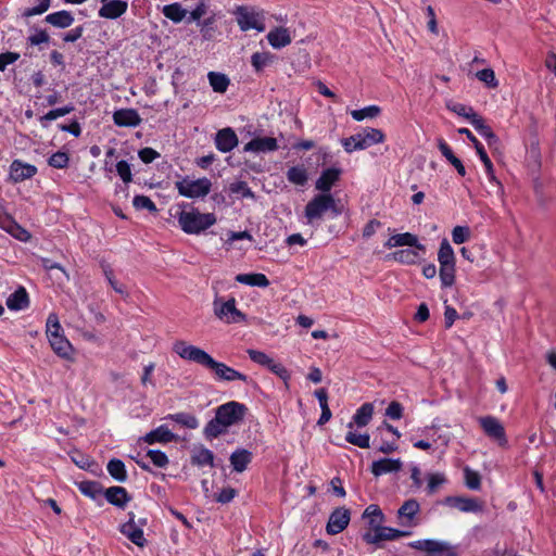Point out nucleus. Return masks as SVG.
Here are the masks:
<instances>
[{"label": "nucleus", "mask_w": 556, "mask_h": 556, "mask_svg": "<svg viewBox=\"0 0 556 556\" xmlns=\"http://www.w3.org/2000/svg\"><path fill=\"white\" fill-rule=\"evenodd\" d=\"M173 351L182 359L197 363L207 369H210L215 378L220 381H236L248 382L249 378L247 375L229 367L225 363L215 361L208 353L199 346L189 344L184 340H177L173 344Z\"/></svg>", "instance_id": "nucleus-1"}, {"label": "nucleus", "mask_w": 556, "mask_h": 556, "mask_svg": "<svg viewBox=\"0 0 556 556\" xmlns=\"http://www.w3.org/2000/svg\"><path fill=\"white\" fill-rule=\"evenodd\" d=\"M330 212L333 217L341 215L342 207L338 206L334 198L330 193H320L315 195L305 206L304 215L307 224L314 225L323 219L324 215Z\"/></svg>", "instance_id": "nucleus-2"}, {"label": "nucleus", "mask_w": 556, "mask_h": 556, "mask_svg": "<svg viewBox=\"0 0 556 556\" xmlns=\"http://www.w3.org/2000/svg\"><path fill=\"white\" fill-rule=\"evenodd\" d=\"M178 224L181 230L188 235H199L216 224L213 213H201L197 208L181 211L178 214Z\"/></svg>", "instance_id": "nucleus-3"}, {"label": "nucleus", "mask_w": 556, "mask_h": 556, "mask_svg": "<svg viewBox=\"0 0 556 556\" xmlns=\"http://www.w3.org/2000/svg\"><path fill=\"white\" fill-rule=\"evenodd\" d=\"M386 137L382 130L377 128H364L363 131L342 140L345 151L351 153L356 150H365L374 144L382 143Z\"/></svg>", "instance_id": "nucleus-4"}, {"label": "nucleus", "mask_w": 556, "mask_h": 556, "mask_svg": "<svg viewBox=\"0 0 556 556\" xmlns=\"http://www.w3.org/2000/svg\"><path fill=\"white\" fill-rule=\"evenodd\" d=\"M178 193L186 198H204L211 191L212 184L207 178L191 180L188 177L175 182Z\"/></svg>", "instance_id": "nucleus-5"}, {"label": "nucleus", "mask_w": 556, "mask_h": 556, "mask_svg": "<svg viewBox=\"0 0 556 556\" xmlns=\"http://www.w3.org/2000/svg\"><path fill=\"white\" fill-rule=\"evenodd\" d=\"M214 314L226 324H241L247 320L245 314L236 307L235 298H230L227 301L216 299L214 301Z\"/></svg>", "instance_id": "nucleus-6"}, {"label": "nucleus", "mask_w": 556, "mask_h": 556, "mask_svg": "<svg viewBox=\"0 0 556 556\" xmlns=\"http://www.w3.org/2000/svg\"><path fill=\"white\" fill-rule=\"evenodd\" d=\"M414 549L425 552V556H457L455 548L445 541L417 540L409 543Z\"/></svg>", "instance_id": "nucleus-7"}, {"label": "nucleus", "mask_w": 556, "mask_h": 556, "mask_svg": "<svg viewBox=\"0 0 556 556\" xmlns=\"http://www.w3.org/2000/svg\"><path fill=\"white\" fill-rule=\"evenodd\" d=\"M245 412L247 407L243 404L232 401L220 405L216 410V415L218 420H222L224 425L229 427L242 420Z\"/></svg>", "instance_id": "nucleus-8"}, {"label": "nucleus", "mask_w": 556, "mask_h": 556, "mask_svg": "<svg viewBox=\"0 0 556 556\" xmlns=\"http://www.w3.org/2000/svg\"><path fill=\"white\" fill-rule=\"evenodd\" d=\"M408 534L409 532L379 525L378 527L372 528V532H366L363 535V539L368 544H378L381 541H393Z\"/></svg>", "instance_id": "nucleus-9"}, {"label": "nucleus", "mask_w": 556, "mask_h": 556, "mask_svg": "<svg viewBox=\"0 0 556 556\" xmlns=\"http://www.w3.org/2000/svg\"><path fill=\"white\" fill-rule=\"evenodd\" d=\"M146 525V520H139L137 523L135 521V515L129 513V519L127 522L121 526V532L127 536L134 544L139 547H143L147 543V540L143 535L142 526Z\"/></svg>", "instance_id": "nucleus-10"}, {"label": "nucleus", "mask_w": 556, "mask_h": 556, "mask_svg": "<svg viewBox=\"0 0 556 556\" xmlns=\"http://www.w3.org/2000/svg\"><path fill=\"white\" fill-rule=\"evenodd\" d=\"M479 424L489 438L497 441L501 446L506 445L505 429L497 418L493 416L481 417Z\"/></svg>", "instance_id": "nucleus-11"}, {"label": "nucleus", "mask_w": 556, "mask_h": 556, "mask_svg": "<svg viewBox=\"0 0 556 556\" xmlns=\"http://www.w3.org/2000/svg\"><path fill=\"white\" fill-rule=\"evenodd\" d=\"M351 514L345 507L336 508L329 517L326 530L328 534L334 535L342 532L350 523Z\"/></svg>", "instance_id": "nucleus-12"}, {"label": "nucleus", "mask_w": 556, "mask_h": 556, "mask_svg": "<svg viewBox=\"0 0 556 556\" xmlns=\"http://www.w3.org/2000/svg\"><path fill=\"white\" fill-rule=\"evenodd\" d=\"M419 510L420 505L416 500L410 498L405 501L397 510L399 523L404 527L416 526L417 522L415 520V517L419 513Z\"/></svg>", "instance_id": "nucleus-13"}, {"label": "nucleus", "mask_w": 556, "mask_h": 556, "mask_svg": "<svg viewBox=\"0 0 556 556\" xmlns=\"http://www.w3.org/2000/svg\"><path fill=\"white\" fill-rule=\"evenodd\" d=\"M37 173L36 166L24 163L20 160H14L10 165L9 179L16 184L25 179H29Z\"/></svg>", "instance_id": "nucleus-14"}, {"label": "nucleus", "mask_w": 556, "mask_h": 556, "mask_svg": "<svg viewBox=\"0 0 556 556\" xmlns=\"http://www.w3.org/2000/svg\"><path fill=\"white\" fill-rule=\"evenodd\" d=\"M445 503L464 513H480L483 510V504L471 497L448 496L445 498Z\"/></svg>", "instance_id": "nucleus-15"}, {"label": "nucleus", "mask_w": 556, "mask_h": 556, "mask_svg": "<svg viewBox=\"0 0 556 556\" xmlns=\"http://www.w3.org/2000/svg\"><path fill=\"white\" fill-rule=\"evenodd\" d=\"M410 247L420 250L421 253L425 252L426 248L424 244L418 243V239L415 235L410 232L397 233L391 236L388 241L384 243V247L388 249L396 248V247Z\"/></svg>", "instance_id": "nucleus-16"}, {"label": "nucleus", "mask_w": 556, "mask_h": 556, "mask_svg": "<svg viewBox=\"0 0 556 556\" xmlns=\"http://www.w3.org/2000/svg\"><path fill=\"white\" fill-rule=\"evenodd\" d=\"M113 121L119 127H136L141 123V117L134 109H121L114 112Z\"/></svg>", "instance_id": "nucleus-17"}, {"label": "nucleus", "mask_w": 556, "mask_h": 556, "mask_svg": "<svg viewBox=\"0 0 556 556\" xmlns=\"http://www.w3.org/2000/svg\"><path fill=\"white\" fill-rule=\"evenodd\" d=\"M141 440L148 444L176 442L178 437L174 434L166 426H160L148 432Z\"/></svg>", "instance_id": "nucleus-18"}, {"label": "nucleus", "mask_w": 556, "mask_h": 556, "mask_svg": "<svg viewBox=\"0 0 556 556\" xmlns=\"http://www.w3.org/2000/svg\"><path fill=\"white\" fill-rule=\"evenodd\" d=\"M278 149L277 140L273 137H257L249 141L244 146V151L247 152H271Z\"/></svg>", "instance_id": "nucleus-19"}, {"label": "nucleus", "mask_w": 556, "mask_h": 556, "mask_svg": "<svg viewBox=\"0 0 556 556\" xmlns=\"http://www.w3.org/2000/svg\"><path fill=\"white\" fill-rule=\"evenodd\" d=\"M215 143L219 151L226 153L237 147L238 137L231 128H224L217 132Z\"/></svg>", "instance_id": "nucleus-20"}, {"label": "nucleus", "mask_w": 556, "mask_h": 556, "mask_svg": "<svg viewBox=\"0 0 556 556\" xmlns=\"http://www.w3.org/2000/svg\"><path fill=\"white\" fill-rule=\"evenodd\" d=\"M237 22L241 30L247 31L250 29H256L263 31L265 29L264 24L257 18L256 15L249 13L243 9H239L237 15Z\"/></svg>", "instance_id": "nucleus-21"}, {"label": "nucleus", "mask_w": 556, "mask_h": 556, "mask_svg": "<svg viewBox=\"0 0 556 556\" xmlns=\"http://www.w3.org/2000/svg\"><path fill=\"white\" fill-rule=\"evenodd\" d=\"M341 170L339 168H327L316 181V189L323 193H329L331 187L339 180Z\"/></svg>", "instance_id": "nucleus-22"}, {"label": "nucleus", "mask_w": 556, "mask_h": 556, "mask_svg": "<svg viewBox=\"0 0 556 556\" xmlns=\"http://www.w3.org/2000/svg\"><path fill=\"white\" fill-rule=\"evenodd\" d=\"M401 459L382 458L371 464V472L379 477L389 472H396L402 468Z\"/></svg>", "instance_id": "nucleus-23"}, {"label": "nucleus", "mask_w": 556, "mask_h": 556, "mask_svg": "<svg viewBox=\"0 0 556 556\" xmlns=\"http://www.w3.org/2000/svg\"><path fill=\"white\" fill-rule=\"evenodd\" d=\"M374 415V404L364 403L354 414L351 422L348 424L349 429H353L354 426L359 428L367 426Z\"/></svg>", "instance_id": "nucleus-24"}, {"label": "nucleus", "mask_w": 556, "mask_h": 556, "mask_svg": "<svg viewBox=\"0 0 556 556\" xmlns=\"http://www.w3.org/2000/svg\"><path fill=\"white\" fill-rule=\"evenodd\" d=\"M106 501L119 508H124L130 501V496L123 486H111L104 491Z\"/></svg>", "instance_id": "nucleus-25"}, {"label": "nucleus", "mask_w": 556, "mask_h": 556, "mask_svg": "<svg viewBox=\"0 0 556 556\" xmlns=\"http://www.w3.org/2000/svg\"><path fill=\"white\" fill-rule=\"evenodd\" d=\"M52 350L62 358L70 359L73 348L70 341L62 334H50L49 338Z\"/></svg>", "instance_id": "nucleus-26"}, {"label": "nucleus", "mask_w": 556, "mask_h": 556, "mask_svg": "<svg viewBox=\"0 0 556 556\" xmlns=\"http://www.w3.org/2000/svg\"><path fill=\"white\" fill-rule=\"evenodd\" d=\"M127 2L122 0H112L102 5L99 15L105 18H117L123 15L127 10Z\"/></svg>", "instance_id": "nucleus-27"}, {"label": "nucleus", "mask_w": 556, "mask_h": 556, "mask_svg": "<svg viewBox=\"0 0 556 556\" xmlns=\"http://www.w3.org/2000/svg\"><path fill=\"white\" fill-rule=\"evenodd\" d=\"M269 45L275 49H281L291 43V36L287 28L276 27L267 34Z\"/></svg>", "instance_id": "nucleus-28"}, {"label": "nucleus", "mask_w": 556, "mask_h": 556, "mask_svg": "<svg viewBox=\"0 0 556 556\" xmlns=\"http://www.w3.org/2000/svg\"><path fill=\"white\" fill-rule=\"evenodd\" d=\"M29 305V298L24 287H20L7 300V306L11 311H21L27 308Z\"/></svg>", "instance_id": "nucleus-29"}, {"label": "nucleus", "mask_w": 556, "mask_h": 556, "mask_svg": "<svg viewBox=\"0 0 556 556\" xmlns=\"http://www.w3.org/2000/svg\"><path fill=\"white\" fill-rule=\"evenodd\" d=\"M230 464L235 471L242 472L252 460V453L245 448L235 451L230 455Z\"/></svg>", "instance_id": "nucleus-30"}, {"label": "nucleus", "mask_w": 556, "mask_h": 556, "mask_svg": "<svg viewBox=\"0 0 556 556\" xmlns=\"http://www.w3.org/2000/svg\"><path fill=\"white\" fill-rule=\"evenodd\" d=\"M438 148L443 154V156L455 167L457 173L460 176L466 175L465 166L463 165L462 161L456 157L452 151V149L448 147V144L443 139H438Z\"/></svg>", "instance_id": "nucleus-31"}, {"label": "nucleus", "mask_w": 556, "mask_h": 556, "mask_svg": "<svg viewBox=\"0 0 556 556\" xmlns=\"http://www.w3.org/2000/svg\"><path fill=\"white\" fill-rule=\"evenodd\" d=\"M46 22L54 27L66 28L73 24L74 17L68 11L63 10L48 14L46 16Z\"/></svg>", "instance_id": "nucleus-32"}, {"label": "nucleus", "mask_w": 556, "mask_h": 556, "mask_svg": "<svg viewBox=\"0 0 556 556\" xmlns=\"http://www.w3.org/2000/svg\"><path fill=\"white\" fill-rule=\"evenodd\" d=\"M420 250L414 249H404L393 252L390 257L393 258L396 262L403 263V264H415L417 263L420 257Z\"/></svg>", "instance_id": "nucleus-33"}, {"label": "nucleus", "mask_w": 556, "mask_h": 556, "mask_svg": "<svg viewBox=\"0 0 556 556\" xmlns=\"http://www.w3.org/2000/svg\"><path fill=\"white\" fill-rule=\"evenodd\" d=\"M470 124L475 127L477 131L485 139H488L489 143L496 142L497 138L491 127L485 124L484 119L478 114L470 116Z\"/></svg>", "instance_id": "nucleus-34"}, {"label": "nucleus", "mask_w": 556, "mask_h": 556, "mask_svg": "<svg viewBox=\"0 0 556 556\" xmlns=\"http://www.w3.org/2000/svg\"><path fill=\"white\" fill-rule=\"evenodd\" d=\"M275 55L270 52H255L251 56V64L256 73L263 72L274 63Z\"/></svg>", "instance_id": "nucleus-35"}, {"label": "nucleus", "mask_w": 556, "mask_h": 556, "mask_svg": "<svg viewBox=\"0 0 556 556\" xmlns=\"http://www.w3.org/2000/svg\"><path fill=\"white\" fill-rule=\"evenodd\" d=\"M162 13L168 20L174 23H180L184 18L187 17V10H185L180 3H172L164 5L162 9Z\"/></svg>", "instance_id": "nucleus-36"}, {"label": "nucleus", "mask_w": 556, "mask_h": 556, "mask_svg": "<svg viewBox=\"0 0 556 556\" xmlns=\"http://www.w3.org/2000/svg\"><path fill=\"white\" fill-rule=\"evenodd\" d=\"M363 518L368 519L369 527L372 529L384 522V515L378 505H369L363 513Z\"/></svg>", "instance_id": "nucleus-37"}, {"label": "nucleus", "mask_w": 556, "mask_h": 556, "mask_svg": "<svg viewBox=\"0 0 556 556\" xmlns=\"http://www.w3.org/2000/svg\"><path fill=\"white\" fill-rule=\"evenodd\" d=\"M289 182L296 186H304L308 180L307 170L303 165L292 166L287 172Z\"/></svg>", "instance_id": "nucleus-38"}, {"label": "nucleus", "mask_w": 556, "mask_h": 556, "mask_svg": "<svg viewBox=\"0 0 556 556\" xmlns=\"http://www.w3.org/2000/svg\"><path fill=\"white\" fill-rule=\"evenodd\" d=\"M439 265H455V254L450 242L443 239L438 252Z\"/></svg>", "instance_id": "nucleus-39"}, {"label": "nucleus", "mask_w": 556, "mask_h": 556, "mask_svg": "<svg viewBox=\"0 0 556 556\" xmlns=\"http://www.w3.org/2000/svg\"><path fill=\"white\" fill-rule=\"evenodd\" d=\"M236 280L240 283L263 288L269 285V280L264 274H239Z\"/></svg>", "instance_id": "nucleus-40"}, {"label": "nucleus", "mask_w": 556, "mask_h": 556, "mask_svg": "<svg viewBox=\"0 0 556 556\" xmlns=\"http://www.w3.org/2000/svg\"><path fill=\"white\" fill-rule=\"evenodd\" d=\"M208 81L215 92L224 93L229 86V78L222 73L210 72Z\"/></svg>", "instance_id": "nucleus-41"}, {"label": "nucleus", "mask_w": 556, "mask_h": 556, "mask_svg": "<svg viewBox=\"0 0 556 556\" xmlns=\"http://www.w3.org/2000/svg\"><path fill=\"white\" fill-rule=\"evenodd\" d=\"M108 471L112 478L118 482H124L127 479L125 465L121 459L113 458L108 464Z\"/></svg>", "instance_id": "nucleus-42"}, {"label": "nucleus", "mask_w": 556, "mask_h": 556, "mask_svg": "<svg viewBox=\"0 0 556 556\" xmlns=\"http://www.w3.org/2000/svg\"><path fill=\"white\" fill-rule=\"evenodd\" d=\"M77 485L84 495L93 500L102 493V486L97 481H81Z\"/></svg>", "instance_id": "nucleus-43"}, {"label": "nucleus", "mask_w": 556, "mask_h": 556, "mask_svg": "<svg viewBox=\"0 0 556 556\" xmlns=\"http://www.w3.org/2000/svg\"><path fill=\"white\" fill-rule=\"evenodd\" d=\"M227 429V426L218 420V416L215 415V418L212 419L204 428V434L206 438L212 439L216 438L219 434L224 433Z\"/></svg>", "instance_id": "nucleus-44"}, {"label": "nucleus", "mask_w": 556, "mask_h": 556, "mask_svg": "<svg viewBox=\"0 0 556 556\" xmlns=\"http://www.w3.org/2000/svg\"><path fill=\"white\" fill-rule=\"evenodd\" d=\"M439 276L443 287H452L455 282V265H440Z\"/></svg>", "instance_id": "nucleus-45"}, {"label": "nucleus", "mask_w": 556, "mask_h": 556, "mask_svg": "<svg viewBox=\"0 0 556 556\" xmlns=\"http://www.w3.org/2000/svg\"><path fill=\"white\" fill-rule=\"evenodd\" d=\"M380 108L377 105H369L361 110H353L351 112L352 117L355 121H363L365 118H375L380 114Z\"/></svg>", "instance_id": "nucleus-46"}, {"label": "nucleus", "mask_w": 556, "mask_h": 556, "mask_svg": "<svg viewBox=\"0 0 556 556\" xmlns=\"http://www.w3.org/2000/svg\"><path fill=\"white\" fill-rule=\"evenodd\" d=\"M345 440L350 444L356 445L361 448H368L370 446V444H369L370 438L368 434H366V433L359 434V433L352 431V429H350V431L346 433Z\"/></svg>", "instance_id": "nucleus-47"}, {"label": "nucleus", "mask_w": 556, "mask_h": 556, "mask_svg": "<svg viewBox=\"0 0 556 556\" xmlns=\"http://www.w3.org/2000/svg\"><path fill=\"white\" fill-rule=\"evenodd\" d=\"M427 479V492L430 495L434 494L438 489L446 482V477L440 472L429 473Z\"/></svg>", "instance_id": "nucleus-48"}, {"label": "nucleus", "mask_w": 556, "mask_h": 556, "mask_svg": "<svg viewBox=\"0 0 556 556\" xmlns=\"http://www.w3.org/2000/svg\"><path fill=\"white\" fill-rule=\"evenodd\" d=\"M193 463L200 466L210 465L213 466L214 455L213 453L205 448H199L194 455L192 456Z\"/></svg>", "instance_id": "nucleus-49"}, {"label": "nucleus", "mask_w": 556, "mask_h": 556, "mask_svg": "<svg viewBox=\"0 0 556 556\" xmlns=\"http://www.w3.org/2000/svg\"><path fill=\"white\" fill-rule=\"evenodd\" d=\"M476 77L484 83L489 88H496L498 86V81L495 77V73L492 68H483L476 73Z\"/></svg>", "instance_id": "nucleus-50"}, {"label": "nucleus", "mask_w": 556, "mask_h": 556, "mask_svg": "<svg viewBox=\"0 0 556 556\" xmlns=\"http://www.w3.org/2000/svg\"><path fill=\"white\" fill-rule=\"evenodd\" d=\"M169 418L189 429H195L199 426L198 419L190 414L179 413L170 415Z\"/></svg>", "instance_id": "nucleus-51"}, {"label": "nucleus", "mask_w": 556, "mask_h": 556, "mask_svg": "<svg viewBox=\"0 0 556 556\" xmlns=\"http://www.w3.org/2000/svg\"><path fill=\"white\" fill-rule=\"evenodd\" d=\"M132 204L137 210H148L151 213H155L157 211L153 201L146 195H136L132 200Z\"/></svg>", "instance_id": "nucleus-52"}, {"label": "nucleus", "mask_w": 556, "mask_h": 556, "mask_svg": "<svg viewBox=\"0 0 556 556\" xmlns=\"http://www.w3.org/2000/svg\"><path fill=\"white\" fill-rule=\"evenodd\" d=\"M465 484L470 490H479L481 485V478L477 471L470 468H465Z\"/></svg>", "instance_id": "nucleus-53"}, {"label": "nucleus", "mask_w": 556, "mask_h": 556, "mask_svg": "<svg viewBox=\"0 0 556 556\" xmlns=\"http://www.w3.org/2000/svg\"><path fill=\"white\" fill-rule=\"evenodd\" d=\"M36 2L38 3L36 7L24 10L22 13L24 17L43 14L50 8L51 0H36Z\"/></svg>", "instance_id": "nucleus-54"}, {"label": "nucleus", "mask_w": 556, "mask_h": 556, "mask_svg": "<svg viewBox=\"0 0 556 556\" xmlns=\"http://www.w3.org/2000/svg\"><path fill=\"white\" fill-rule=\"evenodd\" d=\"M247 353L251 361L264 367L270 365V362L273 359L269 355L258 350L249 349Z\"/></svg>", "instance_id": "nucleus-55"}, {"label": "nucleus", "mask_w": 556, "mask_h": 556, "mask_svg": "<svg viewBox=\"0 0 556 556\" xmlns=\"http://www.w3.org/2000/svg\"><path fill=\"white\" fill-rule=\"evenodd\" d=\"M151 462L159 468H164L168 465V457L165 453L159 450H149L147 453Z\"/></svg>", "instance_id": "nucleus-56"}, {"label": "nucleus", "mask_w": 556, "mask_h": 556, "mask_svg": "<svg viewBox=\"0 0 556 556\" xmlns=\"http://www.w3.org/2000/svg\"><path fill=\"white\" fill-rule=\"evenodd\" d=\"M229 189L232 193L241 194L243 198L255 199L254 192L249 188L245 181H236L230 185Z\"/></svg>", "instance_id": "nucleus-57"}, {"label": "nucleus", "mask_w": 556, "mask_h": 556, "mask_svg": "<svg viewBox=\"0 0 556 556\" xmlns=\"http://www.w3.org/2000/svg\"><path fill=\"white\" fill-rule=\"evenodd\" d=\"M470 237V229L466 226H456L452 231L453 242L462 244L466 242Z\"/></svg>", "instance_id": "nucleus-58"}, {"label": "nucleus", "mask_w": 556, "mask_h": 556, "mask_svg": "<svg viewBox=\"0 0 556 556\" xmlns=\"http://www.w3.org/2000/svg\"><path fill=\"white\" fill-rule=\"evenodd\" d=\"M476 151H477L480 160L484 164L486 173H488L490 179L494 180L495 176H494L493 164H492L490 157L488 156V154H486V152H485V150H484V148L482 147L481 143L476 147Z\"/></svg>", "instance_id": "nucleus-59"}, {"label": "nucleus", "mask_w": 556, "mask_h": 556, "mask_svg": "<svg viewBox=\"0 0 556 556\" xmlns=\"http://www.w3.org/2000/svg\"><path fill=\"white\" fill-rule=\"evenodd\" d=\"M68 155L65 152L59 151L50 156L48 163L54 168H65L68 165Z\"/></svg>", "instance_id": "nucleus-60"}, {"label": "nucleus", "mask_w": 556, "mask_h": 556, "mask_svg": "<svg viewBox=\"0 0 556 556\" xmlns=\"http://www.w3.org/2000/svg\"><path fill=\"white\" fill-rule=\"evenodd\" d=\"M267 368L277 375L279 378H281L286 386L288 387V380L290 379V374L288 369L280 363H276L274 359H271L270 365L267 366Z\"/></svg>", "instance_id": "nucleus-61"}, {"label": "nucleus", "mask_w": 556, "mask_h": 556, "mask_svg": "<svg viewBox=\"0 0 556 556\" xmlns=\"http://www.w3.org/2000/svg\"><path fill=\"white\" fill-rule=\"evenodd\" d=\"M103 273H104V276L108 280V282L111 285V287L117 292V293H121L123 294L125 291H124V287L122 285H119L117 282V280L115 279L114 277V273L112 270V268L109 266V265H103Z\"/></svg>", "instance_id": "nucleus-62"}, {"label": "nucleus", "mask_w": 556, "mask_h": 556, "mask_svg": "<svg viewBox=\"0 0 556 556\" xmlns=\"http://www.w3.org/2000/svg\"><path fill=\"white\" fill-rule=\"evenodd\" d=\"M116 172L124 182H130L132 179L131 169L126 161H119L116 164Z\"/></svg>", "instance_id": "nucleus-63"}, {"label": "nucleus", "mask_w": 556, "mask_h": 556, "mask_svg": "<svg viewBox=\"0 0 556 556\" xmlns=\"http://www.w3.org/2000/svg\"><path fill=\"white\" fill-rule=\"evenodd\" d=\"M61 325L56 314H50L47 319V337L50 334H60Z\"/></svg>", "instance_id": "nucleus-64"}]
</instances>
